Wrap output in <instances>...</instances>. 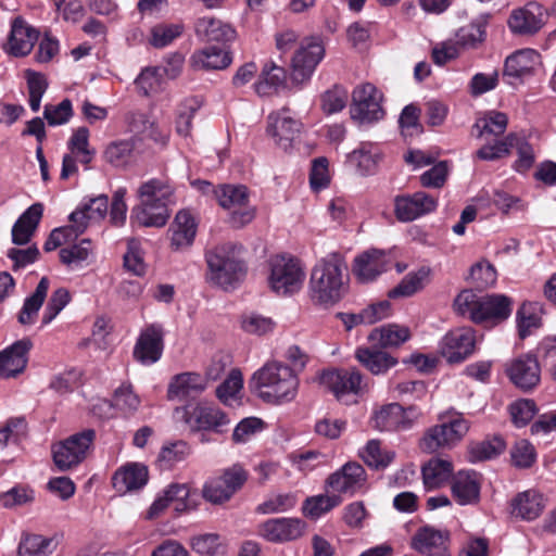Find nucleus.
Instances as JSON below:
<instances>
[{"mask_svg":"<svg viewBox=\"0 0 556 556\" xmlns=\"http://www.w3.org/2000/svg\"><path fill=\"white\" fill-rule=\"evenodd\" d=\"M348 290V267L343 257L330 253L321 258L312 269L308 294L315 305L332 306Z\"/></svg>","mask_w":556,"mask_h":556,"instance_id":"f257e3e1","label":"nucleus"},{"mask_svg":"<svg viewBox=\"0 0 556 556\" xmlns=\"http://www.w3.org/2000/svg\"><path fill=\"white\" fill-rule=\"evenodd\" d=\"M256 395L269 404H283L295 399L299 389L296 371L281 362H268L251 379Z\"/></svg>","mask_w":556,"mask_h":556,"instance_id":"f03ea898","label":"nucleus"},{"mask_svg":"<svg viewBox=\"0 0 556 556\" xmlns=\"http://www.w3.org/2000/svg\"><path fill=\"white\" fill-rule=\"evenodd\" d=\"M173 195L174 188L167 180L153 178L143 182L138 189L140 204L132 208L131 218L144 227L165 226Z\"/></svg>","mask_w":556,"mask_h":556,"instance_id":"7ed1b4c3","label":"nucleus"},{"mask_svg":"<svg viewBox=\"0 0 556 556\" xmlns=\"http://www.w3.org/2000/svg\"><path fill=\"white\" fill-rule=\"evenodd\" d=\"M455 311L472 321H502L511 313V300L504 294L479 296L472 290H463L454 300Z\"/></svg>","mask_w":556,"mask_h":556,"instance_id":"20e7f679","label":"nucleus"},{"mask_svg":"<svg viewBox=\"0 0 556 556\" xmlns=\"http://www.w3.org/2000/svg\"><path fill=\"white\" fill-rule=\"evenodd\" d=\"M241 251L242 245L226 242L205 253L211 280L214 283L227 290L244 278L247 267L241 258Z\"/></svg>","mask_w":556,"mask_h":556,"instance_id":"39448f33","label":"nucleus"},{"mask_svg":"<svg viewBox=\"0 0 556 556\" xmlns=\"http://www.w3.org/2000/svg\"><path fill=\"white\" fill-rule=\"evenodd\" d=\"M441 424L428 428L419 441L425 453H434L441 448H452L467 434L470 422L462 413L451 410L440 414Z\"/></svg>","mask_w":556,"mask_h":556,"instance_id":"423d86ee","label":"nucleus"},{"mask_svg":"<svg viewBox=\"0 0 556 556\" xmlns=\"http://www.w3.org/2000/svg\"><path fill=\"white\" fill-rule=\"evenodd\" d=\"M215 199L229 212L228 220L235 228L245 226L255 217V208L250 204L248 188L243 185L218 186Z\"/></svg>","mask_w":556,"mask_h":556,"instance_id":"0eeeda50","label":"nucleus"},{"mask_svg":"<svg viewBox=\"0 0 556 556\" xmlns=\"http://www.w3.org/2000/svg\"><path fill=\"white\" fill-rule=\"evenodd\" d=\"M269 288L278 295L293 294L302 288L305 274L296 258L275 255L269 260Z\"/></svg>","mask_w":556,"mask_h":556,"instance_id":"6e6552de","label":"nucleus"},{"mask_svg":"<svg viewBox=\"0 0 556 556\" xmlns=\"http://www.w3.org/2000/svg\"><path fill=\"white\" fill-rule=\"evenodd\" d=\"M94 438L93 429H85L52 445L53 462L58 469L66 471L79 465L86 458Z\"/></svg>","mask_w":556,"mask_h":556,"instance_id":"1a4fd4ad","label":"nucleus"},{"mask_svg":"<svg viewBox=\"0 0 556 556\" xmlns=\"http://www.w3.org/2000/svg\"><path fill=\"white\" fill-rule=\"evenodd\" d=\"M382 93L370 83L357 86L352 93L351 116L359 123H372L384 115Z\"/></svg>","mask_w":556,"mask_h":556,"instance_id":"9d476101","label":"nucleus"},{"mask_svg":"<svg viewBox=\"0 0 556 556\" xmlns=\"http://www.w3.org/2000/svg\"><path fill=\"white\" fill-rule=\"evenodd\" d=\"M420 413L415 406L404 408L399 403L382 406L371 417L372 427L379 431H407L412 429Z\"/></svg>","mask_w":556,"mask_h":556,"instance_id":"9b49d317","label":"nucleus"},{"mask_svg":"<svg viewBox=\"0 0 556 556\" xmlns=\"http://www.w3.org/2000/svg\"><path fill=\"white\" fill-rule=\"evenodd\" d=\"M475 345V331L471 328H457L442 338L439 348L441 355L450 364H458L473 353Z\"/></svg>","mask_w":556,"mask_h":556,"instance_id":"f8f14e48","label":"nucleus"},{"mask_svg":"<svg viewBox=\"0 0 556 556\" xmlns=\"http://www.w3.org/2000/svg\"><path fill=\"white\" fill-rule=\"evenodd\" d=\"M324 55L325 48L318 40L303 41L292 58V83L300 85L308 80Z\"/></svg>","mask_w":556,"mask_h":556,"instance_id":"ddd939ff","label":"nucleus"},{"mask_svg":"<svg viewBox=\"0 0 556 556\" xmlns=\"http://www.w3.org/2000/svg\"><path fill=\"white\" fill-rule=\"evenodd\" d=\"M164 349V329L160 324H151L144 327L136 341L132 356L142 365L156 363Z\"/></svg>","mask_w":556,"mask_h":556,"instance_id":"4468645a","label":"nucleus"},{"mask_svg":"<svg viewBox=\"0 0 556 556\" xmlns=\"http://www.w3.org/2000/svg\"><path fill=\"white\" fill-rule=\"evenodd\" d=\"M438 199L424 192L397 195L394 199V214L400 222H413L437 210Z\"/></svg>","mask_w":556,"mask_h":556,"instance_id":"2eb2a0df","label":"nucleus"},{"mask_svg":"<svg viewBox=\"0 0 556 556\" xmlns=\"http://www.w3.org/2000/svg\"><path fill=\"white\" fill-rule=\"evenodd\" d=\"M548 13L538 2H529L514 10L508 18V27L516 35H534L547 22Z\"/></svg>","mask_w":556,"mask_h":556,"instance_id":"dca6fc26","label":"nucleus"},{"mask_svg":"<svg viewBox=\"0 0 556 556\" xmlns=\"http://www.w3.org/2000/svg\"><path fill=\"white\" fill-rule=\"evenodd\" d=\"M505 372L511 383L527 392L534 389L541 378V369L535 356L526 354L506 364Z\"/></svg>","mask_w":556,"mask_h":556,"instance_id":"f3484780","label":"nucleus"},{"mask_svg":"<svg viewBox=\"0 0 556 556\" xmlns=\"http://www.w3.org/2000/svg\"><path fill=\"white\" fill-rule=\"evenodd\" d=\"M306 523L299 518H271L260 525L258 534L271 543H283L301 538Z\"/></svg>","mask_w":556,"mask_h":556,"instance_id":"a211bd4d","label":"nucleus"},{"mask_svg":"<svg viewBox=\"0 0 556 556\" xmlns=\"http://www.w3.org/2000/svg\"><path fill=\"white\" fill-rule=\"evenodd\" d=\"M267 119V132L281 149L287 151L300 136L302 123L290 116L288 109L270 113Z\"/></svg>","mask_w":556,"mask_h":556,"instance_id":"6ab92c4d","label":"nucleus"},{"mask_svg":"<svg viewBox=\"0 0 556 556\" xmlns=\"http://www.w3.org/2000/svg\"><path fill=\"white\" fill-rule=\"evenodd\" d=\"M448 540V532L426 526L415 533L410 545L424 556H451Z\"/></svg>","mask_w":556,"mask_h":556,"instance_id":"aec40b11","label":"nucleus"},{"mask_svg":"<svg viewBox=\"0 0 556 556\" xmlns=\"http://www.w3.org/2000/svg\"><path fill=\"white\" fill-rule=\"evenodd\" d=\"M362 374L355 369H336L323 372L320 382L328 388L338 400L345 394H357L362 390Z\"/></svg>","mask_w":556,"mask_h":556,"instance_id":"412c9836","label":"nucleus"},{"mask_svg":"<svg viewBox=\"0 0 556 556\" xmlns=\"http://www.w3.org/2000/svg\"><path fill=\"white\" fill-rule=\"evenodd\" d=\"M389 266L390 258L384 251L370 249L355 257L353 273L361 282H370L387 271Z\"/></svg>","mask_w":556,"mask_h":556,"instance_id":"4be33fe9","label":"nucleus"},{"mask_svg":"<svg viewBox=\"0 0 556 556\" xmlns=\"http://www.w3.org/2000/svg\"><path fill=\"white\" fill-rule=\"evenodd\" d=\"M33 343L22 339L0 352V378H13L24 371L27 366V354Z\"/></svg>","mask_w":556,"mask_h":556,"instance_id":"5701e85b","label":"nucleus"},{"mask_svg":"<svg viewBox=\"0 0 556 556\" xmlns=\"http://www.w3.org/2000/svg\"><path fill=\"white\" fill-rule=\"evenodd\" d=\"M38 40V31L28 25L21 16L15 17L11 24V31L5 51L13 56H25Z\"/></svg>","mask_w":556,"mask_h":556,"instance_id":"b1692460","label":"nucleus"},{"mask_svg":"<svg viewBox=\"0 0 556 556\" xmlns=\"http://www.w3.org/2000/svg\"><path fill=\"white\" fill-rule=\"evenodd\" d=\"M366 482V471L355 462L346 463L340 470L327 479L328 485L336 492L354 494Z\"/></svg>","mask_w":556,"mask_h":556,"instance_id":"393cba45","label":"nucleus"},{"mask_svg":"<svg viewBox=\"0 0 556 556\" xmlns=\"http://www.w3.org/2000/svg\"><path fill=\"white\" fill-rule=\"evenodd\" d=\"M451 490L460 505H472L480 498V475L473 470H460L453 476Z\"/></svg>","mask_w":556,"mask_h":556,"instance_id":"a878e982","label":"nucleus"},{"mask_svg":"<svg viewBox=\"0 0 556 556\" xmlns=\"http://www.w3.org/2000/svg\"><path fill=\"white\" fill-rule=\"evenodd\" d=\"M186 422L194 430L222 431L229 424L226 414L219 408L199 404L192 410L186 412Z\"/></svg>","mask_w":556,"mask_h":556,"instance_id":"bb28decb","label":"nucleus"},{"mask_svg":"<svg viewBox=\"0 0 556 556\" xmlns=\"http://www.w3.org/2000/svg\"><path fill=\"white\" fill-rule=\"evenodd\" d=\"M206 388V382L199 374L184 372L175 376L167 390L169 400L187 401L199 396Z\"/></svg>","mask_w":556,"mask_h":556,"instance_id":"cd10ccee","label":"nucleus"},{"mask_svg":"<svg viewBox=\"0 0 556 556\" xmlns=\"http://www.w3.org/2000/svg\"><path fill=\"white\" fill-rule=\"evenodd\" d=\"M539 53L533 49H522L509 55L504 65V77L522 80L533 74L539 63Z\"/></svg>","mask_w":556,"mask_h":556,"instance_id":"c85d7f7f","label":"nucleus"},{"mask_svg":"<svg viewBox=\"0 0 556 556\" xmlns=\"http://www.w3.org/2000/svg\"><path fill=\"white\" fill-rule=\"evenodd\" d=\"M197 36L207 42L226 43L235 40L236 30L227 23L212 16L198 18L194 25Z\"/></svg>","mask_w":556,"mask_h":556,"instance_id":"c756f323","label":"nucleus"},{"mask_svg":"<svg viewBox=\"0 0 556 556\" xmlns=\"http://www.w3.org/2000/svg\"><path fill=\"white\" fill-rule=\"evenodd\" d=\"M43 213L41 203L30 205L14 223L12 227V242L24 245L30 242L35 235Z\"/></svg>","mask_w":556,"mask_h":556,"instance_id":"7c9ffc66","label":"nucleus"},{"mask_svg":"<svg viewBox=\"0 0 556 556\" xmlns=\"http://www.w3.org/2000/svg\"><path fill=\"white\" fill-rule=\"evenodd\" d=\"M169 231L172 232L170 248L173 250L179 251L189 248L197 235L194 217L188 211H179L170 225Z\"/></svg>","mask_w":556,"mask_h":556,"instance_id":"2f4dec72","label":"nucleus"},{"mask_svg":"<svg viewBox=\"0 0 556 556\" xmlns=\"http://www.w3.org/2000/svg\"><path fill=\"white\" fill-rule=\"evenodd\" d=\"M453 464L448 459L432 457L421 467L425 489L431 491L442 488L453 478Z\"/></svg>","mask_w":556,"mask_h":556,"instance_id":"473e14b6","label":"nucleus"},{"mask_svg":"<svg viewBox=\"0 0 556 556\" xmlns=\"http://www.w3.org/2000/svg\"><path fill=\"white\" fill-rule=\"evenodd\" d=\"M148 482V468L132 463L119 468L112 478L114 489L119 493L138 490Z\"/></svg>","mask_w":556,"mask_h":556,"instance_id":"72a5a7b5","label":"nucleus"},{"mask_svg":"<svg viewBox=\"0 0 556 556\" xmlns=\"http://www.w3.org/2000/svg\"><path fill=\"white\" fill-rule=\"evenodd\" d=\"M355 357L372 375H383L397 364L391 354L370 348H358Z\"/></svg>","mask_w":556,"mask_h":556,"instance_id":"f704fd0d","label":"nucleus"},{"mask_svg":"<svg viewBox=\"0 0 556 556\" xmlns=\"http://www.w3.org/2000/svg\"><path fill=\"white\" fill-rule=\"evenodd\" d=\"M49 287V278L42 277L35 291L25 299L17 316V320L21 325L30 326L35 324L38 313L47 298Z\"/></svg>","mask_w":556,"mask_h":556,"instance_id":"c9c22d12","label":"nucleus"},{"mask_svg":"<svg viewBox=\"0 0 556 556\" xmlns=\"http://www.w3.org/2000/svg\"><path fill=\"white\" fill-rule=\"evenodd\" d=\"M513 514L523 520H534L543 511L545 507L542 494L534 490H527L519 493L511 503Z\"/></svg>","mask_w":556,"mask_h":556,"instance_id":"e433bc0d","label":"nucleus"},{"mask_svg":"<svg viewBox=\"0 0 556 556\" xmlns=\"http://www.w3.org/2000/svg\"><path fill=\"white\" fill-rule=\"evenodd\" d=\"M140 405L139 396L134 392L130 384L123 383L114 392L113 403L102 400L93 406V412L97 409L103 410L105 415H109L113 406L123 410L124 413H134Z\"/></svg>","mask_w":556,"mask_h":556,"instance_id":"4c0bfd02","label":"nucleus"},{"mask_svg":"<svg viewBox=\"0 0 556 556\" xmlns=\"http://www.w3.org/2000/svg\"><path fill=\"white\" fill-rule=\"evenodd\" d=\"M191 61L199 68L224 70L230 65L232 58L226 46H211L193 53Z\"/></svg>","mask_w":556,"mask_h":556,"instance_id":"58836bf2","label":"nucleus"},{"mask_svg":"<svg viewBox=\"0 0 556 556\" xmlns=\"http://www.w3.org/2000/svg\"><path fill=\"white\" fill-rule=\"evenodd\" d=\"M286 81L287 71L285 67L274 62H268L263 66L260 78L254 87L260 96H268L285 86Z\"/></svg>","mask_w":556,"mask_h":556,"instance_id":"ea45409f","label":"nucleus"},{"mask_svg":"<svg viewBox=\"0 0 556 556\" xmlns=\"http://www.w3.org/2000/svg\"><path fill=\"white\" fill-rule=\"evenodd\" d=\"M410 337L407 327L389 324L375 328L368 336V340L377 343L381 348L399 346L406 342Z\"/></svg>","mask_w":556,"mask_h":556,"instance_id":"a19ab883","label":"nucleus"},{"mask_svg":"<svg viewBox=\"0 0 556 556\" xmlns=\"http://www.w3.org/2000/svg\"><path fill=\"white\" fill-rule=\"evenodd\" d=\"M53 538L41 534H24L18 544V556H49L56 548Z\"/></svg>","mask_w":556,"mask_h":556,"instance_id":"79ce46f5","label":"nucleus"},{"mask_svg":"<svg viewBox=\"0 0 556 556\" xmlns=\"http://www.w3.org/2000/svg\"><path fill=\"white\" fill-rule=\"evenodd\" d=\"M395 456L394 451L382 448L378 440L368 441L361 452L364 463L375 470H384L394 460Z\"/></svg>","mask_w":556,"mask_h":556,"instance_id":"37998d69","label":"nucleus"},{"mask_svg":"<svg viewBox=\"0 0 556 556\" xmlns=\"http://www.w3.org/2000/svg\"><path fill=\"white\" fill-rule=\"evenodd\" d=\"M506 444L501 437L472 442L468 445V459L471 463L492 459L504 452Z\"/></svg>","mask_w":556,"mask_h":556,"instance_id":"c03bdc74","label":"nucleus"},{"mask_svg":"<svg viewBox=\"0 0 556 556\" xmlns=\"http://www.w3.org/2000/svg\"><path fill=\"white\" fill-rule=\"evenodd\" d=\"M349 160L352 164L356 165L361 175H370L377 168L379 153L372 144L363 143L358 149L349 154Z\"/></svg>","mask_w":556,"mask_h":556,"instance_id":"a18cd8bd","label":"nucleus"},{"mask_svg":"<svg viewBox=\"0 0 556 556\" xmlns=\"http://www.w3.org/2000/svg\"><path fill=\"white\" fill-rule=\"evenodd\" d=\"M507 124L508 117L505 113L491 111L478 119L473 128L478 130V138H481L484 134L501 136L505 132Z\"/></svg>","mask_w":556,"mask_h":556,"instance_id":"49530a36","label":"nucleus"},{"mask_svg":"<svg viewBox=\"0 0 556 556\" xmlns=\"http://www.w3.org/2000/svg\"><path fill=\"white\" fill-rule=\"evenodd\" d=\"M134 149L132 139L114 141L106 147L104 159L115 167H125L130 162Z\"/></svg>","mask_w":556,"mask_h":556,"instance_id":"de8ad7c7","label":"nucleus"},{"mask_svg":"<svg viewBox=\"0 0 556 556\" xmlns=\"http://www.w3.org/2000/svg\"><path fill=\"white\" fill-rule=\"evenodd\" d=\"M341 503L339 495H317L305 500L303 513L305 516L317 519Z\"/></svg>","mask_w":556,"mask_h":556,"instance_id":"09e8293b","label":"nucleus"},{"mask_svg":"<svg viewBox=\"0 0 556 556\" xmlns=\"http://www.w3.org/2000/svg\"><path fill=\"white\" fill-rule=\"evenodd\" d=\"M200 109V102L195 98L184 100L177 109L176 131L182 137L191 132V125L194 114Z\"/></svg>","mask_w":556,"mask_h":556,"instance_id":"8fccbe9b","label":"nucleus"},{"mask_svg":"<svg viewBox=\"0 0 556 556\" xmlns=\"http://www.w3.org/2000/svg\"><path fill=\"white\" fill-rule=\"evenodd\" d=\"M485 38V28L482 23H471L459 28L455 35V43L459 48H477Z\"/></svg>","mask_w":556,"mask_h":556,"instance_id":"3c124183","label":"nucleus"},{"mask_svg":"<svg viewBox=\"0 0 556 556\" xmlns=\"http://www.w3.org/2000/svg\"><path fill=\"white\" fill-rule=\"evenodd\" d=\"M426 276L427 271L424 269L407 274L396 287L388 292V296L391 299L412 296L422 289V280Z\"/></svg>","mask_w":556,"mask_h":556,"instance_id":"603ef678","label":"nucleus"},{"mask_svg":"<svg viewBox=\"0 0 556 556\" xmlns=\"http://www.w3.org/2000/svg\"><path fill=\"white\" fill-rule=\"evenodd\" d=\"M518 138L514 134H509L503 140H497L494 144H485L476 152V156L483 161H495L508 155L514 142Z\"/></svg>","mask_w":556,"mask_h":556,"instance_id":"864d4df0","label":"nucleus"},{"mask_svg":"<svg viewBox=\"0 0 556 556\" xmlns=\"http://www.w3.org/2000/svg\"><path fill=\"white\" fill-rule=\"evenodd\" d=\"M511 420L516 427L527 426L538 413V406L533 400L521 399L509 405Z\"/></svg>","mask_w":556,"mask_h":556,"instance_id":"5fc2aeb1","label":"nucleus"},{"mask_svg":"<svg viewBox=\"0 0 556 556\" xmlns=\"http://www.w3.org/2000/svg\"><path fill=\"white\" fill-rule=\"evenodd\" d=\"M164 491L174 506L175 511L185 513L195 508V503L191 500L190 490L186 484H170Z\"/></svg>","mask_w":556,"mask_h":556,"instance_id":"6e6d98bb","label":"nucleus"},{"mask_svg":"<svg viewBox=\"0 0 556 556\" xmlns=\"http://www.w3.org/2000/svg\"><path fill=\"white\" fill-rule=\"evenodd\" d=\"M125 268L136 276H142L146 273V264L142 257V250L140 241L137 239H129L127 241V251L124 254Z\"/></svg>","mask_w":556,"mask_h":556,"instance_id":"4d7b16f0","label":"nucleus"},{"mask_svg":"<svg viewBox=\"0 0 556 556\" xmlns=\"http://www.w3.org/2000/svg\"><path fill=\"white\" fill-rule=\"evenodd\" d=\"M510 459L516 468H530L535 463L536 453L529 441L519 440L510 450Z\"/></svg>","mask_w":556,"mask_h":556,"instance_id":"13d9d810","label":"nucleus"},{"mask_svg":"<svg viewBox=\"0 0 556 556\" xmlns=\"http://www.w3.org/2000/svg\"><path fill=\"white\" fill-rule=\"evenodd\" d=\"M91 251V241L81 240L79 243L60 250V260L67 266H78L85 262Z\"/></svg>","mask_w":556,"mask_h":556,"instance_id":"bf43d9fd","label":"nucleus"},{"mask_svg":"<svg viewBox=\"0 0 556 556\" xmlns=\"http://www.w3.org/2000/svg\"><path fill=\"white\" fill-rule=\"evenodd\" d=\"M71 295L67 289L58 288L50 296L41 319L42 327L49 325L68 304Z\"/></svg>","mask_w":556,"mask_h":556,"instance_id":"052dcab7","label":"nucleus"},{"mask_svg":"<svg viewBox=\"0 0 556 556\" xmlns=\"http://www.w3.org/2000/svg\"><path fill=\"white\" fill-rule=\"evenodd\" d=\"M275 321L266 316L256 313H249L242 316L241 327L250 333L256 336H263L271 332L275 328Z\"/></svg>","mask_w":556,"mask_h":556,"instance_id":"680f3d73","label":"nucleus"},{"mask_svg":"<svg viewBox=\"0 0 556 556\" xmlns=\"http://www.w3.org/2000/svg\"><path fill=\"white\" fill-rule=\"evenodd\" d=\"M188 454V444L184 441H177L162 447L157 462L162 468L168 469L175 463L185 459Z\"/></svg>","mask_w":556,"mask_h":556,"instance_id":"e2e57ef3","label":"nucleus"},{"mask_svg":"<svg viewBox=\"0 0 556 556\" xmlns=\"http://www.w3.org/2000/svg\"><path fill=\"white\" fill-rule=\"evenodd\" d=\"M72 116L73 106L70 99L62 100L58 105H45L43 117L50 126L66 124Z\"/></svg>","mask_w":556,"mask_h":556,"instance_id":"0e129e2a","label":"nucleus"},{"mask_svg":"<svg viewBox=\"0 0 556 556\" xmlns=\"http://www.w3.org/2000/svg\"><path fill=\"white\" fill-rule=\"evenodd\" d=\"M469 279L480 289L493 286L496 281V270L489 262H478L470 268Z\"/></svg>","mask_w":556,"mask_h":556,"instance_id":"69168bd1","label":"nucleus"},{"mask_svg":"<svg viewBox=\"0 0 556 556\" xmlns=\"http://www.w3.org/2000/svg\"><path fill=\"white\" fill-rule=\"evenodd\" d=\"M191 547L194 552L206 556H216L224 552L220 536L216 533L194 536L191 541Z\"/></svg>","mask_w":556,"mask_h":556,"instance_id":"338daca9","label":"nucleus"},{"mask_svg":"<svg viewBox=\"0 0 556 556\" xmlns=\"http://www.w3.org/2000/svg\"><path fill=\"white\" fill-rule=\"evenodd\" d=\"M182 33V27L178 24H160L151 29V45L155 48H164L173 42Z\"/></svg>","mask_w":556,"mask_h":556,"instance_id":"774afa93","label":"nucleus"}]
</instances>
